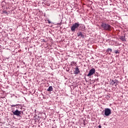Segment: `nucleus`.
I'll return each instance as SVG.
<instances>
[{"instance_id":"f257e3e1","label":"nucleus","mask_w":128,"mask_h":128,"mask_svg":"<svg viewBox=\"0 0 128 128\" xmlns=\"http://www.w3.org/2000/svg\"><path fill=\"white\" fill-rule=\"evenodd\" d=\"M100 28L104 30H108L109 32L112 30V26L108 24L102 22L100 24Z\"/></svg>"},{"instance_id":"6e6552de","label":"nucleus","mask_w":128,"mask_h":128,"mask_svg":"<svg viewBox=\"0 0 128 128\" xmlns=\"http://www.w3.org/2000/svg\"><path fill=\"white\" fill-rule=\"evenodd\" d=\"M120 40H122V42H126V39L125 36H120Z\"/></svg>"},{"instance_id":"f3484780","label":"nucleus","mask_w":128,"mask_h":128,"mask_svg":"<svg viewBox=\"0 0 128 128\" xmlns=\"http://www.w3.org/2000/svg\"><path fill=\"white\" fill-rule=\"evenodd\" d=\"M42 40L43 42H46V41L44 39Z\"/></svg>"},{"instance_id":"aec40b11","label":"nucleus","mask_w":128,"mask_h":128,"mask_svg":"<svg viewBox=\"0 0 128 128\" xmlns=\"http://www.w3.org/2000/svg\"><path fill=\"white\" fill-rule=\"evenodd\" d=\"M98 128H102V126L100 125L98 126Z\"/></svg>"},{"instance_id":"ddd939ff","label":"nucleus","mask_w":128,"mask_h":128,"mask_svg":"<svg viewBox=\"0 0 128 128\" xmlns=\"http://www.w3.org/2000/svg\"><path fill=\"white\" fill-rule=\"evenodd\" d=\"M70 64H71L72 66H74V65L76 64V62H71Z\"/></svg>"},{"instance_id":"9d476101","label":"nucleus","mask_w":128,"mask_h":128,"mask_svg":"<svg viewBox=\"0 0 128 128\" xmlns=\"http://www.w3.org/2000/svg\"><path fill=\"white\" fill-rule=\"evenodd\" d=\"M52 90H53L52 86H50L47 90L48 92H52Z\"/></svg>"},{"instance_id":"9b49d317","label":"nucleus","mask_w":128,"mask_h":128,"mask_svg":"<svg viewBox=\"0 0 128 128\" xmlns=\"http://www.w3.org/2000/svg\"><path fill=\"white\" fill-rule=\"evenodd\" d=\"M0 100L2 102H6V97H0Z\"/></svg>"},{"instance_id":"423d86ee","label":"nucleus","mask_w":128,"mask_h":128,"mask_svg":"<svg viewBox=\"0 0 128 128\" xmlns=\"http://www.w3.org/2000/svg\"><path fill=\"white\" fill-rule=\"evenodd\" d=\"M78 36H79L80 38H84V33L82 32H78L77 33Z\"/></svg>"},{"instance_id":"39448f33","label":"nucleus","mask_w":128,"mask_h":128,"mask_svg":"<svg viewBox=\"0 0 128 128\" xmlns=\"http://www.w3.org/2000/svg\"><path fill=\"white\" fill-rule=\"evenodd\" d=\"M20 114H22L21 112L18 111V110H15L14 112H13V114H14V116H20Z\"/></svg>"},{"instance_id":"20e7f679","label":"nucleus","mask_w":128,"mask_h":128,"mask_svg":"<svg viewBox=\"0 0 128 128\" xmlns=\"http://www.w3.org/2000/svg\"><path fill=\"white\" fill-rule=\"evenodd\" d=\"M96 72V69L92 68V69L90 70L89 71V73L87 75V76H90L94 74Z\"/></svg>"},{"instance_id":"a211bd4d","label":"nucleus","mask_w":128,"mask_h":128,"mask_svg":"<svg viewBox=\"0 0 128 128\" xmlns=\"http://www.w3.org/2000/svg\"><path fill=\"white\" fill-rule=\"evenodd\" d=\"M18 106V104H16V105H11V106H12V107H14V106Z\"/></svg>"},{"instance_id":"dca6fc26","label":"nucleus","mask_w":128,"mask_h":128,"mask_svg":"<svg viewBox=\"0 0 128 128\" xmlns=\"http://www.w3.org/2000/svg\"><path fill=\"white\" fill-rule=\"evenodd\" d=\"M120 52H118V50H115V54H118Z\"/></svg>"},{"instance_id":"f8f14e48","label":"nucleus","mask_w":128,"mask_h":128,"mask_svg":"<svg viewBox=\"0 0 128 128\" xmlns=\"http://www.w3.org/2000/svg\"><path fill=\"white\" fill-rule=\"evenodd\" d=\"M112 52V48H108L106 50L107 52Z\"/></svg>"},{"instance_id":"4468645a","label":"nucleus","mask_w":128,"mask_h":128,"mask_svg":"<svg viewBox=\"0 0 128 128\" xmlns=\"http://www.w3.org/2000/svg\"><path fill=\"white\" fill-rule=\"evenodd\" d=\"M118 82H116V84H114V86H115V88H116V86H118Z\"/></svg>"},{"instance_id":"0eeeda50","label":"nucleus","mask_w":128,"mask_h":128,"mask_svg":"<svg viewBox=\"0 0 128 128\" xmlns=\"http://www.w3.org/2000/svg\"><path fill=\"white\" fill-rule=\"evenodd\" d=\"M74 74H80V69L78 68V66H76L75 68V70L74 71Z\"/></svg>"},{"instance_id":"2eb2a0df","label":"nucleus","mask_w":128,"mask_h":128,"mask_svg":"<svg viewBox=\"0 0 128 128\" xmlns=\"http://www.w3.org/2000/svg\"><path fill=\"white\" fill-rule=\"evenodd\" d=\"M2 12L4 14H8V12H6V10H4V11Z\"/></svg>"},{"instance_id":"6ab92c4d","label":"nucleus","mask_w":128,"mask_h":128,"mask_svg":"<svg viewBox=\"0 0 128 128\" xmlns=\"http://www.w3.org/2000/svg\"><path fill=\"white\" fill-rule=\"evenodd\" d=\"M48 24H50V20H48Z\"/></svg>"},{"instance_id":"f03ea898","label":"nucleus","mask_w":128,"mask_h":128,"mask_svg":"<svg viewBox=\"0 0 128 128\" xmlns=\"http://www.w3.org/2000/svg\"><path fill=\"white\" fill-rule=\"evenodd\" d=\"M80 28V23L76 22L72 26L71 30L74 32H76V28Z\"/></svg>"},{"instance_id":"1a4fd4ad","label":"nucleus","mask_w":128,"mask_h":128,"mask_svg":"<svg viewBox=\"0 0 128 128\" xmlns=\"http://www.w3.org/2000/svg\"><path fill=\"white\" fill-rule=\"evenodd\" d=\"M116 82H118V80H112L110 84L112 86H114L115 84H116Z\"/></svg>"},{"instance_id":"7ed1b4c3","label":"nucleus","mask_w":128,"mask_h":128,"mask_svg":"<svg viewBox=\"0 0 128 128\" xmlns=\"http://www.w3.org/2000/svg\"><path fill=\"white\" fill-rule=\"evenodd\" d=\"M104 112V116H110V114H112V110H110V109L108 108H105Z\"/></svg>"}]
</instances>
